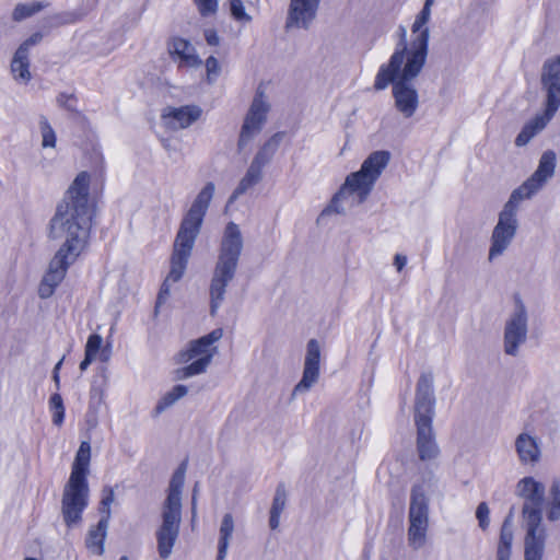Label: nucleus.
Returning a JSON list of instances; mask_svg holds the SVG:
<instances>
[{"label": "nucleus", "mask_w": 560, "mask_h": 560, "mask_svg": "<svg viewBox=\"0 0 560 560\" xmlns=\"http://www.w3.org/2000/svg\"><path fill=\"white\" fill-rule=\"evenodd\" d=\"M207 80L208 82H212L220 73V65L215 57L210 56L206 59L205 62Z\"/></svg>", "instance_id": "79ce46f5"}, {"label": "nucleus", "mask_w": 560, "mask_h": 560, "mask_svg": "<svg viewBox=\"0 0 560 560\" xmlns=\"http://www.w3.org/2000/svg\"><path fill=\"white\" fill-rule=\"evenodd\" d=\"M240 255V247H222L219 254L209 288L212 315L225 299L226 287L235 276Z\"/></svg>", "instance_id": "9b49d317"}, {"label": "nucleus", "mask_w": 560, "mask_h": 560, "mask_svg": "<svg viewBox=\"0 0 560 560\" xmlns=\"http://www.w3.org/2000/svg\"><path fill=\"white\" fill-rule=\"evenodd\" d=\"M429 19L430 9L428 8V5H423L422 10L416 16V20L412 24V34L416 35V38L411 42V44L419 38L422 32L427 31L429 33L428 27H425V24L428 23Z\"/></svg>", "instance_id": "c9c22d12"}, {"label": "nucleus", "mask_w": 560, "mask_h": 560, "mask_svg": "<svg viewBox=\"0 0 560 560\" xmlns=\"http://www.w3.org/2000/svg\"><path fill=\"white\" fill-rule=\"evenodd\" d=\"M513 539V511L511 510L505 516L500 529V537L497 547V560H510Z\"/></svg>", "instance_id": "393cba45"}, {"label": "nucleus", "mask_w": 560, "mask_h": 560, "mask_svg": "<svg viewBox=\"0 0 560 560\" xmlns=\"http://www.w3.org/2000/svg\"><path fill=\"white\" fill-rule=\"evenodd\" d=\"M119 560H128V557L127 556H122L119 558Z\"/></svg>", "instance_id": "4d7b16f0"}, {"label": "nucleus", "mask_w": 560, "mask_h": 560, "mask_svg": "<svg viewBox=\"0 0 560 560\" xmlns=\"http://www.w3.org/2000/svg\"><path fill=\"white\" fill-rule=\"evenodd\" d=\"M101 359H102L103 361H107V357H106V355H104L103 353H102V355H101Z\"/></svg>", "instance_id": "6e6d98bb"}, {"label": "nucleus", "mask_w": 560, "mask_h": 560, "mask_svg": "<svg viewBox=\"0 0 560 560\" xmlns=\"http://www.w3.org/2000/svg\"><path fill=\"white\" fill-rule=\"evenodd\" d=\"M205 38H206V42L208 43V45H210V46L219 45L220 39H219L217 31L213 28L206 30Z\"/></svg>", "instance_id": "a18cd8bd"}, {"label": "nucleus", "mask_w": 560, "mask_h": 560, "mask_svg": "<svg viewBox=\"0 0 560 560\" xmlns=\"http://www.w3.org/2000/svg\"><path fill=\"white\" fill-rule=\"evenodd\" d=\"M42 34L36 32L32 34L28 38H26L18 48H24L25 51L30 52V48L42 40Z\"/></svg>", "instance_id": "c03bdc74"}, {"label": "nucleus", "mask_w": 560, "mask_h": 560, "mask_svg": "<svg viewBox=\"0 0 560 560\" xmlns=\"http://www.w3.org/2000/svg\"><path fill=\"white\" fill-rule=\"evenodd\" d=\"M319 0H291L287 27L303 26L315 18Z\"/></svg>", "instance_id": "5701e85b"}, {"label": "nucleus", "mask_w": 560, "mask_h": 560, "mask_svg": "<svg viewBox=\"0 0 560 560\" xmlns=\"http://www.w3.org/2000/svg\"><path fill=\"white\" fill-rule=\"evenodd\" d=\"M191 515H192V523L195 522L196 515H197V506L196 504L191 505Z\"/></svg>", "instance_id": "3c124183"}, {"label": "nucleus", "mask_w": 560, "mask_h": 560, "mask_svg": "<svg viewBox=\"0 0 560 560\" xmlns=\"http://www.w3.org/2000/svg\"><path fill=\"white\" fill-rule=\"evenodd\" d=\"M399 44L386 63L381 65L375 75L373 88L383 91L389 85L396 109L404 117L410 118L419 106V95L411 81L421 72L428 55V32L421 33L410 48L407 47L405 30Z\"/></svg>", "instance_id": "f257e3e1"}, {"label": "nucleus", "mask_w": 560, "mask_h": 560, "mask_svg": "<svg viewBox=\"0 0 560 560\" xmlns=\"http://www.w3.org/2000/svg\"><path fill=\"white\" fill-rule=\"evenodd\" d=\"M234 532V520L231 513L224 514L220 529L217 560H224L228 553L230 539Z\"/></svg>", "instance_id": "cd10ccee"}, {"label": "nucleus", "mask_w": 560, "mask_h": 560, "mask_svg": "<svg viewBox=\"0 0 560 560\" xmlns=\"http://www.w3.org/2000/svg\"><path fill=\"white\" fill-rule=\"evenodd\" d=\"M515 451L522 464L535 465L541 457V451L537 438L526 432H522L516 436Z\"/></svg>", "instance_id": "b1692460"}, {"label": "nucleus", "mask_w": 560, "mask_h": 560, "mask_svg": "<svg viewBox=\"0 0 560 560\" xmlns=\"http://www.w3.org/2000/svg\"><path fill=\"white\" fill-rule=\"evenodd\" d=\"M541 84L546 91L545 112L537 115L522 128L515 139L517 147H523L542 130L560 107V55L544 63Z\"/></svg>", "instance_id": "6e6552de"}, {"label": "nucleus", "mask_w": 560, "mask_h": 560, "mask_svg": "<svg viewBox=\"0 0 560 560\" xmlns=\"http://www.w3.org/2000/svg\"><path fill=\"white\" fill-rule=\"evenodd\" d=\"M505 247H491L488 256L489 262H493L495 259L503 255Z\"/></svg>", "instance_id": "49530a36"}, {"label": "nucleus", "mask_w": 560, "mask_h": 560, "mask_svg": "<svg viewBox=\"0 0 560 560\" xmlns=\"http://www.w3.org/2000/svg\"><path fill=\"white\" fill-rule=\"evenodd\" d=\"M102 342H103V338L100 335H97V334L91 335L88 338V341L85 345V353L96 359V355L101 350Z\"/></svg>", "instance_id": "4c0bfd02"}, {"label": "nucleus", "mask_w": 560, "mask_h": 560, "mask_svg": "<svg viewBox=\"0 0 560 560\" xmlns=\"http://www.w3.org/2000/svg\"><path fill=\"white\" fill-rule=\"evenodd\" d=\"M550 501L547 506V518L550 522L560 520V477H553L549 487Z\"/></svg>", "instance_id": "c756f323"}, {"label": "nucleus", "mask_w": 560, "mask_h": 560, "mask_svg": "<svg viewBox=\"0 0 560 560\" xmlns=\"http://www.w3.org/2000/svg\"><path fill=\"white\" fill-rule=\"evenodd\" d=\"M78 249L79 247H61L56 253L38 285V296L40 299H48L55 293L56 288L65 279L69 266L80 255Z\"/></svg>", "instance_id": "4468645a"}, {"label": "nucleus", "mask_w": 560, "mask_h": 560, "mask_svg": "<svg viewBox=\"0 0 560 560\" xmlns=\"http://www.w3.org/2000/svg\"><path fill=\"white\" fill-rule=\"evenodd\" d=\"M264 92L257 91V94L252 103V106L245 117L238 145L243 147L253 137L254 133L258 132L266 120L268 113V105L264 102Z\"/></svg>", "instance_id": "6ab92c4d"}, {"label": "nucleus", "mask_w": 560, "mask_h": 560, "mask_svg": "<svg viewBox=\"0 0 560 560\" xmlns=\"http://www.w3.org/2000/svg\"><path fill=\"white\" fill-rule=\"evenodd\" d=\"M406 264H407V257L405 255L397 254L395 256L394 265H395L397 271H401L402 268L406 266Z\"/></svg>", "instance_id": "de8ad7c7"}, {"label": "nucleus", "mask_w": 560, "mask_h": 560, "mask_svg": "<svg viewBox=\"0 0 560 560\" xmlns=\"http://www.w3.org/2000/svg\"><path fill=\"white\" fill-rule=\"evenodd\" d=\"M525 198L523 196L515 195V191L513 190L510 199L499 214L498 224L492 233V245H508L511 242L517 228V206Z\"/></svg>", "instance_id": "dca6fc26"}, {"label": "nucleus", "mask_w": 560, "mask_h": 560, "mask_svg": "<svg viewBox=\"0 0 560 560\" xmlns=\"http://www.w3.org/2000/svg\"><path fill=\"white\" fill-rule=\"evenodd\" d=\"M515 493L523 501L524 560H542L547 538L542 525L545 485L534 477H524L517 481Z\"/></svg>", "instance_id": "20e7f679"}, {"label": "nucleus", "mask_w": 560, "mask_h": 560, "mask_svg": "<svg viewBox=\"0 0 560 560\" xmlns=\"http://www.w3.org/2000/svg\"><path fill=\"white\" fill-rule=\"evenodd\" d=\"M30 67V52L25 51L24 48H18L10 65L13 79L19 82H30L32 79Z\"/></svg>", "instance_id": "a878e982"}, {"label": "nucleus", "mask_w": 560, "mask_h": 560, "mask_svg": "<svg viewBox=\"0 0 560 560\" xmlns=\"http://www.w3.org/2000/svg\"><path fill=\"white\" fill-rule=\"evenodd\" d=\"M202 16L214 14L218 10V0H192Z\"/></svg>", "instance_id": "e433bc0d"}, {"label": "nucleus", "mask_w": 560, "mask_h": 560, "mask_svg": "<svg viewBox=\"0 0 560 560\" xmlns=\"http://www.w3.org/2000/svg\"><path fill=\"white\" fill-rule=\"evenodd\" d=\"M408 518V544L417 550L424 546L429 527V499L423 485L411 489Z\"/></svg>", "instance_id": "f8f14e48"}, {"label": "nucleus", "mask_w": 560, "mask_h": 560, "mask_svg": "<svg viewBox=\"0 0 560 560\" xmlns=\"http://www.w3.org/2000/svg\"><path fill=\"white\" fill-rule=\"evenodd\" d=\"M222 337L223 329L215 328L208 335L189 341L187 347L177 353L176 362L178 364L190 363L175 371L176 380H186L203 374L218 353V347L214 343Z\"/></svg>", "instance_id": "1a4fd4ad"}, {"label": "nucleus", "mask_w": 560, "mask_h": 560, "mask_svg": "<svg viewBox=\"0 0 560 560\" xmlns=\"http://www.w3.org/2000/svg\"><path fill=\"white\" fill-rule=\"evenodd\" d=\"M196 504L197 505V486L194 488V493H192V498H191V505Z\"/></svg>", "instance_id": "8fccbe9b"}, {"label": "nucleus", "mask_w": 560, "mask_h": 560, "mask_svg": "<svg viewBox=\"0 0 560 560\" xmlns=\"http://www.w3.org/2000/svg\"><path fill=\"white\" fill-rule=\"evenodd\" d=\"M48 5L46 2L34 1L31 3H19L12 12V20L21 22L27 18L33 16Z\"/></svg>", "instance_id": "2f4dec72"}, {"label": "nucleus", "mask_w": 560, "mask_h": 560, "mask_svg": "<svg viewBox=\"0 0 560 560\" xmlns=\"http://www.w3.org/2000/svg\"><path fill=\"white\" fill-rule=\"evenodd\" d=\"M226 235L232 238L230 245H241V234L236 224L230 223L226 226Z\"/></svg>", "instance_id": "37998d69"}, {"label": "nucleus", "mask_w": 560, "mask_h": 560, "mask_svg": "<svg viewBox=\"0 0 560 560\" xmlns=\"http://www.w3.org/2000/svg\"><path fill=\"white\" fill-rule=\"evenodd\" d=\"M167 51L171 58L178 62V68H198L202 65L191 43L183 37H171L167 42Z\"/></svg>", "instance_id": "4be33fe9"}, {"label": "nucleus", "mask_w": 560, "mask_h": 560, "mask_svg": "<svg viewBox=\"0 0 560 560\" xmlns=\"http://www.w3.org/2000/svg\"><path fill=\"white\" fill-rule=\"evenodd\" d=\"M188 393L186 385H175L171 390L166 392L155 406V413H162L167 408L173 406L176 401L185 397Z\"/></svg>", "instance_id": "7c9ffc66"}, {"label": "nucleus", "mask_w": 560, "mask_h": 560, "mask_svg": "<svg viewBox=\"0 0 560 560\" xmlns=\"http://www.w3.org/2000/svg\"><path fill=\"white\" fill-rule=\"evenodd\" d=\"M115 500L114 490L109 487H105L102 490V500L100 502V513L102 515L101 520H106L109 522L110 518V504Z\"/></svg>", "instance_id": "72a5a7b5"}, {"label": "nucleus", "mask_w": 560, "mask_h": 560, "mask_svg": "<svg viewBox=\"0 0 560 560\" xmlns=\"http://www.w3.org/2000/svg\"><path fill=\"white\" fill-rule=\"evenodd\" d=\"M214 194V184L207 183L184 214L173 245H194Z\"/></svg>", "instance_id": "9d476101"}, {"label": "nucleus", "mask_w": 560, "mask_h": 560, "mask_svg": "<svg viewBox=\"0 0 560 560\" xmlns=\"http://www.w3.org/2000/svg\"><path fill=\"white\" fill-rule=\"evenodd\" d=\"M434 407V376L432 372H423L417 382L413 406V419L417 428L416 447L421 462L434 460L440 455L432 428Z\"/></svg>", "instance_id": "39448f33"}, {"label": "nucleus", "mask_w": 560, "mask_h": 560, "mask_svg": "<svg viewBox=\"0 0 560 560\" xmlns=\"http://www.w3.org/2000/svg\"><path fill=\"white\" fill-rule=\"evenodd\" d=\"M191 247H179L175 249L171 257V270L162 283L158 295L156 306L163 304L171 294V284L179 281L185 272Z\"/></svg>", "instance_id": "aec40b11"}, {"label": "nucleus", "mask_w": 560, "mask_h": 560, "mask_svg": "<svg viewBox=\"0 0 560 560\" xmlns=\"http://www.w3.org/2000/svg\"><path fill=\"white\" fill-rule=\"evenodd\" d=\"M322 349L318 340L310 339L303 363V374L294 386L292 396L307 393L319 380Z\"/></svg>", "instance_id": "f3484780"}, {"label": "nucleus", "mask_w": 560, "mask_h": 560, "mask_svg": "<svg viewBox=\"0 0 560 560\" xmlns=\"http://www.w3.org/2000/svg\"><path fill=\"white\" fill-rule=\"evenodd\" d=\"M90 174L80 172L50 220L54 238L65 235L63 245H86L96 206L90 201Z\"/></svg>", "instance_id": "f03ea898"}, {"label": "nucleus", "mask_w": 560, "mask_h": 560, "mask_svg": "<svg viewBox=\"0 0 560 560\" xmlns=\"http://www.w3.org/2000/svg\"><path fill=\"white\" fill-rule=\"evenodd\" d=\"M432 1H433V0H425L424 5H428V8L430 9V5H431Z\"/></svg>", "instance_id": "5fc2aeb1"}, {"label": "nucleus", "mask_w": 560, "mask_h": 560, "mask_svg": "<svg viewBox=\"0 0 560 560\" xmlns=\"http://www.w3.org/2000/svg\"><path fill=\"white\" fill-rule=\"evenodd\" d=\"M283 132L275 133L257 152L254 158L247 173L241 179L238 186L235 188L232 199L237 198L240 195H243L250 187L257 184L261 178L262 167L269 162L271 156L276 153L280 141L283 137Z\"/></svg>", "instance_id": "2eb2a0df"}, {"label": "nucleus", "mask_w": 560, "mask_h": 560, "mask_svg": "<svg viewBox=\"0 0 560 560\" xmlns=\"http://www.w3.org/2000/svg\"><path fill=\"white\" fill-rule=\"evenodd\" d=\"M91 445L88 441L81 442L71 466L70 477L63 488L61 512L68 526L77 524L88 505Z\"/></svg>", "instance_id": "423d86ee"}, {"label": "nucleus", "mask_w": 560, "mask_h": 560, "mask_svg": "<svg viewBox=\"0 0 560 560\" xmlns=\"http://www.w3.org/2000/svg\"><path fill=\"white\" fill-rule=\"evenodd\" d=\"M57 103L60 107L69 112H78L77 103L78 98L74 94L60 93L57 97Z\"/></svg>", "instance_id": "ea45409f"}, {"label": "nucleus", "mask_w": 560, "mask_h": 560, "mask_svg": "<svg viewBox=\"0 0 560 560\" xmlns=\"http://www.w3.org/2000/svg\"><path fill=\"white\" fill-rule=\"evenodd\" d=\"M108 523L106 520H100L95 527H92L86 536L85 546L94 555L104 553V541L107 535Z\"/></svg>", "instance_id": "bb28decb"}, {"label": "nucleus", "mask_w": 560, "mask_h": 560, "mask_svg": "<svg viewBox=\"0 0 560 560\" xmlns=\"http://www.w3.org/2000/svg\"><path fill=\"white\" fill-rule=\"evenodd\" d=\"M49 408L52 412V423L60 427L65 419V406L59 394L51 395L49 399Z\"/></svg>", "instance_id": "473e14b6"}, {"label": "nucleus", "mask_w": 560, "mask_h": 560, "mask_svg": "<svg viewBox=\"0 0 560 560\" xmlns=\"http://www.w3.org/2000/svg\"><path fill=\"white\" fill-rule=\"evenodd\" d=\"M61 364H62V360H60V361L55 365L54 371H57V372L59 373V369H60Z\"/></svg>", "instance_id": "864d4df0"}, {"label": "nucleus", "mask_w": 560, "mask_h": 560, "mask_svg": "<svg viewBox=\"0 0 560 560\" xmlns=\"http://www.w3.org/2000/svg\"><path fill=\"white\" fill-rule=\"evenodd\" d=\"M54 381L57 387H59V373L57 371H54Z\"/></svg>", "instance_id": "603ef678"}, {"label": "nucleus", "mask_w": 560, "mask_h": 560, "mask_svg": "<svg viewBox=\"0 0 560 560\" xmlns=\"http://www.w3.org/2000/svg\"><path fill=\"white\" fill-rule=\"evenodd\" d=\"M287 504V490L284 485H278L275 497L272 500V505L270 509V518L269 526L271 529H277L280 524V515L283 512Z\"/></svg>", "instance_id": "c85d7f7f"}, {"label": "nucleus", "mask_w": 560, "mask_h": 560, "mask_svg": "<svg viewBox=\"0 0 560 560\" xmlns=\"http://www.w3.org/2000/svg\"><path fill=\"white\" fill-rule=\"evenodd\" d=\"M390 155L388 151H374L362 163L361 168L350 173L328 205L322 210L317 221L330 214H341L346 206L354 207L363 203L370 196L376 180L387 166Z\"/></svg>", "instance_id": "7ed1b4c3"}, {"label": "nucleus", "mask_w": 560, "mask_h": 560, "mask_svg": "<svg viewBox=\"0 0 560 560\" xmlns=\"http://www.w3.org/2000/svg\"><path fill=\"white\" fill-rule=\"evenodd\" d=\"M513 301V310L504 322L503 351L506 355L517 357L527 341L528 311L520 295H515Z\"/></svg>", "instance_id": "ddd939ff"}, {"label": "nucleus", "mask_w": 560, "mask_h": 560, "mask_svg": "<svg viewBox=\"0 0 560 560\" xmlns=\"http://www.w3.org/2000/svg\"><path fill=\"white\" fill-rule=\"evenodd\" d=\"M555 167L556 154L552 151H546L542 154L538 168L535 171V173L520 187L514 189L515 195H521L524 198H530L541 188L545 182L552 176Z\"/></svg>", "instance_id": "a211bd4d"}, {"label": "nucleus", "mask_w": 560, "mask_h": 560, "mask_svg": "<svg viewBox=\"0 0 560 560\" xmlns=\"http://www.w3.org/2000/svg\"><path fill=\"white\" fill-rule=\"evenodd\" d=\"M39 126L43 137V148H55L57 141L56 133L46 117L40 118Z\"/></svg>", "instance_id": "f704fd0d"}, {"label": "nucleus", "mask_w": 560, "mask_h": 560, "mask_svg": "<svg viewBox=\"0 0 560 560\" xmlns=\"http://www.w3.org/2000/svg\"><path fill=\"white\" fill-rule=\"evenodd\" d=\"M231 14L237 21H249L250 16L246 13L241 0H232L230 4Z\"/></svg>", "instance_id": "a19ab883"}, {"label": "nucleus", "mask_w": 560, "mask_h": 560, "mask_svg": "<svg viewBox=\"0 0 560 560\" xmlns=\"http://www.w3.org/2000/svg\"><path fill=\"white\" fill-rule=\"evenodd\" d=\"M202 110L197 105L166 107L161 114L163 125L172 130L185 129L201 117Z\"/></svg>", "instance_id": "412c9836"}, {"label": "nucleus", "mask_w": 560, "mask_h": 560, "mask_svg": "<svg viewBox=\"0 0 560 560\" xmlns=\"http://www.w3.org/2000/svg\"><path fill=\"white\" fill-rule=\"evenodd\" d=\"M186 465L182 464L173 474L167 497L162 506V525L156 532L158 550L162 559L172 553L179 534L182 522V489L185 482Z\"/></svg>", "instance_id": "0eeeda50"}, {"label": "nucleus", "mask_w": 560, "mask_h": 560, "mask_svg": "<svg viewBox=\"0 0 560 560\" xmlns=\"http://www.w3.org/2000/svg\"><path fill=\"white\" fill-rule=\"evenodd\" d=\"M94 360L95 358L85 353L83 361L80 363V370L85 371Z\"/></svg>", "instance_id": "09e8293b"}, {"label": "nucleus", "mask_w": 560, "mask_h": 560, "mask_svg": "<svg viewBox=\"0 0 560 560\" xmlns=\"http://www.w3.org/2000/svg\"><path fill=\"white\" fill-rule=\"evenodd\" d=\"M489 514L490 510L488 504L486 502L479 503L476 510V517L482 530H486L490 524Z\"/></svg>", "instance_id": "58836bf2"}]
</instances>
